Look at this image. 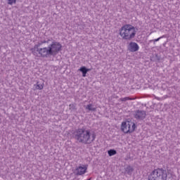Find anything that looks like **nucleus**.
I'll list each match as a JSON object with an SVG mask.
<instances>
[{
    "instance_id": "39448f33",
    "label": "nucleus",
    "mask_w": 180,
    "mask_h": 180,
    "mask_svg": "<svg viewBox=\"0 0 180 180\" xmlns=\"http://www.w3.org/2000/svg\"><path fill=\"white\" fill-rule=\"evenodd\" d=\"M136 123L131 121H124L121 124V130L125 134H131L136 129Z\"/></svg>"
},
{
    "instance_id": "9b49d317",
    "label": "nucleus",
    "mask_w": 180,
    "mask_h": 180,
    "mask_svg": "<svg viewBox=\"0 0 180 180\" xmlns=\"http://www.w3.org/2000/svg\"><path fill=\"white\" fill-rule=\"evenodd\" d=\"M35 88L36 89H39V90L43 89V88H44V83L39 84V82H37Z\"/></svg>"
},
{
    "instance_id": "4468645a",
    "label": "nucleus",
    "mask_w": 180,
    "mask_h": 180,
    "mask_svg": "<svg viewBox=\"0 0 180 180\" xmlns=\"http://www.w3.org/2000/svg\"><path fill=\"white\" fill-rule=\"evenodd\" d=\"M8 5H13V4H16V0H8Z\"/></svg>"
},
{
    "instance_id": "2eb2a0df",
    "label": "nucleus",
    "mask_w": 180,
    "mask_h": 180,
    "mask_svg": "<svg viewBox=\"0 0 180 180\" xmlns=\"http://www.w3.org/2000/svg\"><path fill=\"white\" fill-rule=\"evenodd\" d=\"M130 99L131 98H129V97H125V98H121V101L122 102H124V101H130Z\"/></svg>"
},
{
    "instance_id": "dca6fc26",
    "label": "nucleus",
    "mask_w": 180,
    "mask_h": 180,
    "mask_svg": "<svg viewBox=\"0 0 180 180\" xmlns=\"http://www.w3.org/2000/svg\"><path fill=\"white\" fill-rule=\"evenodd\" d=\"M69 108L70 109H75V104H70Z\"/></svg>"
},
{
    "instance_id": "f3484780",
    "label": "nucleus",
    "mask_w": 180,
    "mask_h": 180,
    "mask_svg": "<svg viewBox=\"0 0 180 180\" xmlns=\"http://www.w3.org/2000/svg\"><path fill=\"white\" fill-rule=\"evenodd\" d=\"M160 39H161V38H158L156 39H154L153 41H158L160 40Z\"/></svg>"
},
{
    "instance_id": "7ed1b4c3",
    "label": "nucleus",
    "mask_w": 180,
    "mask_h": 180,
    "mask_svg": "<svg viewBox=\"0 0 180 180\" xmlns=\"http://www.w3.org/2000/svg\"><path fill=\"white\" fill-rule=\"evenodd\" d=\"M136 27L130 24L124 25L119 30V34L122 40H133L136 37Z\"/></svg>"
},
{
    "instance_id": "f8f14e48",
    "label": "nucleus",
    "mask_w": 180,
    "mask_h": 180,
    "mask_svg": "<svg viewBox=\"0 0 180 180\" xmlns=\"http://www.w3.org/2000/svg\"><path fill=\"white\" fill-rule=\"evenodd\" d=\"M125 171L129 174V175H131V172H133V167H131V166H128Z\"/></svg>"
},
{
    "instance_id": "ddd939ff",
    "label": "nucleus",
    "mask_w": 180,
    "mask_h": 180,
    "mask_svg": "<svg viewBox=\"0 0 180 180\" xmlns=\"http://www.w3.org/2000/svg\"><path fill=\"white\" fill-rule=\"evenodd\" d=\"M86 109H87L88 110H92L93 112H95V110H96V108L92 107V104L87 105Z\"/></svg>"
},
{
    "instance_id": "423d86ee",
    "label": "nucleus",
    "mask_w": 180,
    "mask_h": 180,
    "mask_svg": "<svg viewBox=\"0 0 180 180\" xmlns=\"http://www.w3.org/2000/svg\"><path fill=\"white\" fill-rule=\"evenodd\" d=\"M128 50L131 53H136V51L140 50V46H139V44L131 41L128 45Z\"/></svg>"
},
{
    "instance_id": "f257e3e1",
    "label": "nucleus",
    "mask_w": 180,
    "mask_h": 180,
    "mask_svg": "<svg viewBox=\"0 0 180 180\" xmlns=\"http://www.w3.org/2000/svg\"><path fill=\"white\" fill-rule=\"evenodd\" d=\"M63 49V45L60 42L53 41L48 47L40 48V44H35L34 46L31 49V51L34 56L38 54L40 57L44 58H48L50 56H57Z\"/></svg>"
},
{
    "instance_id": "6e6552de",
    "label": "nucleus",
    "mask_w": 180,
    "mask_h": 180,
    "mask_svg": "<svg viewBox=\"0 0 180 180\" xmlns=\"http://www.w3.org/2000/svg\"><path fill=\"white\" fill-rule=\"evenodd\" d=\"M86 169H87L86 166H85V165L79 166L77 169L78 175H84V174H85V172H86Z\"/></svg>"
},
{
    "instance_id": "0eeeda50",
    "label": "nucleus",
    "mask_w": 180,
    "mask_h": 180,
    "mask_svg": "<svg viewBox=\"0 0 180 180\" xmlns=\"http://www.w3.org/2000/svg\"><path fill=\"white\" fill-rule=\"evenodd\" d=\"M135 117L136 119H139L142 120V119H144V117H146V112L144 111L138 110L135 113Z\"/></svg>"
},
{
    "instance_id": "9d476101",
    "label": "nucleus",
    "mask_w": 180,
    "mask_h": 180,
    "mask_svg": "<svg viewBox=\"0 0 180 180\" xmlns=\"http://www.w3.org/2000/svg\"><path fill=\"white\" fill-rule=\"evenodd\" d=\"M108 154L110 157H112L113 155H116V154H117V152H116L115 149H111L108 151Z\"/></svg>"
},
{
    "instance_id": "1a4fd4ad",
    "label": "nucleus",
    "mask_w": 180,
    "mask_h": 180,
    "mask_svg": "<svg viewBox=\"0 0 180 180\" xmlns=\"http://www.w3.org/2000/svg\"><path fill=\"white\" fill-rule=\"evenodd\" d=\"M82 72V77H86V73L91 71V69H87L85 66H83L79 69Z\"/></svg>"
},
{
    "instance_id": "20e7f679",
    "label": "nucleus",
    "mask_w": 180,
    "mask_h": 180,
    "mask_svg": "<svg viewBox=\"0 0 180 180\" xmlns=\"http://www.w3.org/2000/svg\"><path fill=\"white\" fill-rule=\"evenodd\" d=\"M167 170L162 168L154 169L148 176V180H167Z\"/></svg>"
},
{
    "instance_id": "f03ea898",
    "label": "nucleus",
    "mask_w": 180,
    "mask_h": 180,
    "mask_svg": "<svg viewBox=\"0 0 180 180\" xmlns=\"http://www.w3.org/2000/svg\"><path fill=\"white\" fill-rule=\"evenodd\" d=\"M75 139L79 143L91 144L95 141L96 134L95 132H91L89 129H78L76 131Z\"/></svg>"
}]
</instances>
